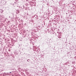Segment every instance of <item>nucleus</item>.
<instances>
[{
	"label": "nucleus",
	"mask_w": 76,
	"mask_h": 76,
	"mask_svg": "<svg viewBox=\"0 0 76 76\" xmlns=\"http://www.w3.org/2000/svg\"><path fill=\"white\" fill-rule=\"evenodd\" d=\"M10 73H11V72H10Z\"/></svg>",
	"instance_id": "3"
},
{
	"label": "nucleus",
	"mask_w": 76,
	"mask_h": 76,
	"mask_svg": "<svg viewBox=\"0 0 76 76\" xmlns=\"http://www.w3.org/2000/svg\"><path fill=\"white\" fill-rule=\"evenodd\" d=\"M28 60H27L28 61Z\"/></svg>",
	"instance_id": "2"
},
{
	"label": "nucleus",
	"mask_w": 76,
	"mask_h": 76,
	"mask_svg": "<svg viewBox=\"0 0 76 76\" xmlns=\"http://www.w3.org/2000/svg\"><path fill=\"white\" fill-rule=\"evenodd\" d=\"M59 38H61V37H59Z\"/></svg>",
	"instance_id": "1"
}]
</instances>
